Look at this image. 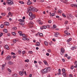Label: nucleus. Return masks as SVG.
Returning <instances> with one entry per match:
<instances>
[{"instance_id":"nucleus-1","label":"nucleus","mask_w":77,"mask_h":77,"mask_svg":"<svg viewBox=\"0 0 77 77\" xmlns=\"http://www.w3.org/2000/svg\"><path fill=\"white\" fill-rule=\"evenodd\" d=\"M50 68H46L42 70V73H43L44 74H46V73H47L48 71H50Z\"/></svg>"},{"instance_id":"nucleus-2","label":"nucleus","mask_w":77,"mask_h":77,"mask_svg":"<svg viewBox=\"0 0 77 77\" xmlns=\"http://www.w3.org/2000/svg\"><path fill=\"white\" fill-rule=\"evenodd\" d=\"M61 51L60 52V54L61 55H63L64 54V53L65 52V49H64V48H61L60 49Z\"/></svg>"},{"instance_id":"nucleus-3","label":"nucleus","mask_w":77,"mask_h":77,"mask_svg":"<svg viewBox=\"0 0 77 77\" xmlns=\"http://www.w3.org/2000/svg\"><path fill=\"white\" fill-rule=\"evenodd\" d=\"M19 21L20 22V23L21 24V26H23V25L24 24V22H24V20L22 19H20L19 20Z\"/></svg>"},{"instance_id":"nucleus-4","label":"nucleus","mask_w":77,"mask_h":77,"mask_svg":"<svg viewBox=\"0 0 77 77\" xmlns=\"http://www.w3.org/2000/svg\"><path fill=\"white\" fill-rule=\"evenodd\" d=\"M29 15L30 17H32V18L34 19L35 18V15L32 14V12H30L29 13Z\"/></svg>"},{"instance_id":"nucleus-5","label":"nucleus","mask_w":77,"mask_h":77,"mask_svg":"<svg viewBox=\"0 0 77 77\" xmlns=\"http://www.w3.org/2000/svg\"><path fill=\"white\" fill-rule=\"evenodd\" d=\"M7 3L8 5H13L14 4L13 1H11V0H9L8 1H7Z\"/></svg>"},{"instance_id":"nucleus-6","label":"nucleus","mask_w":77,"mask_h":77,"mask_svg":"<svg viewBox=\"0 0 77 77\" xmlns=\"http://www.w3.org/2000/svg\"><path fill=\"white\" fill-rule=\"evenodd\" d=\"M60 34L58 32H56L55 33V34L54 35V36L55 37H57L58 36V35H60Z\"/></svg>"},{"instance_id":"nucleus-7","label":"nucleus","mask_w":77,"mask_h":77,"mask_svg":"<svg viewBox=\"0 0 77 77\" xmlns=\"http://www.w3.org/2000/svg\"><path fill=\"white\" fill-rule=\"evenodd\" d=\"M38 11V10L36 9L35 8H32V11H33V12H36Z\"/></svg>"},{"instance_id":"nucleus-8","label":"nucleus","mask_w":77,"mask_h":77,"mask_svg":"<svg viewBox=\"0 0 77 77\" xmlns=\"http://www.w3.org/2000/svg\"><path fill=\"white\" fill-rule=\"evenodd\" d=\"M64 33L66 34L67 35H70V33L68 32V31L67 30L64 31Z\"/></svg>"},{"instance_id":"nucleus-9","label":"nucleus","mask_w":77,"mask_h":77,"mask_svg":"<svg viewBox=\"0 0 77 77\" xmlns=\"http://www.w3.org/2000/svg\"><path fill=\"white\" fill-rule=\"evenodd\" d=\"M20 36H22L23 37H25V38H26V37H27V35H25L24 34H20Z\"/></svg>"},{"instance_id":"nucleus-10","label":"nucleus","mask_w":77,"mask_h":77,"mask_svg":"<svg viewBox=\"0 0 77 77\" xmlns=\"http://www.w3.org/2000/svg\"><path fill=\"white\" fill-rule=\"evenodd\" d=\"M4 25L5 26H9V23L8 22H5L4 23Z\"/></svg>"},{"instance_id":"nucleus-11","label":"nucleus","mask_w":77,"mask_h":77,"mask_svg":"<svg viewBox=\"0 0 77 77\" xmlns=\"http://www.w3.org/2000/svg\"><path fill=\"white\" fill-rule=\"evenodd\" d=\"M19 74L20 75L22 76L23 74H24V72L23 71H20L19 72Z\"/></svg>"},{"instance_id":"nucleus-12","label":"nucleus","mask_w":77,"mask_h":77,"mask_svg":"<svg viewBox=\"0 0 77 77\" xmlns=\"http://www.w3.org/2000/svg\"><path fill=\"white\" fill-rule=\"evenodd\" d=\"M11 60V57L10 56H8L6 58V60Z\"/></svg>"},{"instance_id":"nucleus-13","label":"nucleus","mask_w":77,"mask_h":77,"mask_svg":"<svg viewBox=\"0 0 77 77\" xmlns=\"http://www.w3.org/2000/svg\"><path fill=\"white\" fill-rule=\"evenodd\" d=\"M71 6H72V7H76L77 8V5L76 4H71Z\"/></svg>"},{"instance_id":"nucleus-14","label":"nucleus","mask_w":77,"mask_h":77,"mask_svg":"<svg viewBox=\"0 0 77 77\" xmlns=\"http://www.w3.org/2000/svg\"><path fill=\"white\" fill-rule=\"evenodd\" d=\"M5 48L7 49V50H9V46L8 45H5Z\"/></svg>"},{"instance_id":"nucleus-15","label":"nucleus","mask_w":77,"mask_h":77,"mask_svg":"<svg viewBox=\"0 0 77 77\" xmlns=\"http://www.w3.org/2000/svg\"><path fill=\"white\" fill-rule=\"evenodd\" d=\"M32 3L31 2H27V5H32Z\"/></svg>"},{"instance_id":"nucleus-16","label":"nucleus","mask_w":77,"mask_h":77,"mask_svg":"<svg viewBox=\"0 0 77 77\" xmlns=\"http://www.w3.org/2000/svg\"><path fill=\"white\" fill-rule=\"evenodd\" d=\"M7 70L10 72V73H9V74H10L11 73V70L10 69H9V68H8Z\"/></svg>"},{"instance_id":"nucleus-17","label":"nucleus","mask_w":77,"mask_h":77,"mask_svg":"<svg viewBox=\"0 0 77 77\" xmlns=\"http://www.w3.org/2000/svg\"><path fill=\"white\" fill-rule=\"evenodd\" d=\"M35 45L36 46H39L40 45V43L39 42H37Z\"/></svg>"},{"instance_id":"nucleus-18","label":"nucleus","mask_w":77,"mask_h":77,"mask_svg":"<svg viewBox=\"0 0 77 77\" xmlns=\"http://www.w3.org/2000/svg\"><path fill=\"white\" fill-rule=\"evenodd\" d=\"M63 75L64 77H66L67 76V75L66 74V73H65V72H63Z\"/></svg>"},{"instance_id":"nucleus-19","label":"nucleus","mask_w":77,"mask_h":77,"mask_svg":"<svg viewBox=\"0 0 77 77\" xmlns=\"http://www.w3.org/2000/svg\"><path fill=\"white\" fill-rule=\"evenodd\" d=\"M58 14H61L62 13V11L60 10H59L58 11Z\"/></svg>"},{"instance_id":"nucleus-20","label":"nucleus","mask_w":77,"mask_h":77,"mask_svg":"<svg viewBox=\"0 0 77 77\" xmlns=\"http://www.w3.org/2000/svg\"><path fill=\"white\" fill-rule=\"evenodd\" d=\"M8 64H9V65H12L13 64V62H12L11 61H9L8 62Z\"/></svg>"},{"instance_id":"nucleus-21","label":"nucleus","mask_w":77,"mask_h":77,"mask_svg":"<svg viewBox=\"0 0 77 77\" xmlns=\"http://www.w3.org/2000/svg\"><path fill=\"white\" fill-rule=\"evenodd\" d=\"M45 45L47 46L48 45V42H47L45 41Z\"/></svg>"},{"instance_id":"nucleus-22","label":"nucleus","mask_w":77,"mask_h":77,"mask_svg":"<svg viewBox=\"0 0 77 77\" xmlns=\"http://www.w3.org/2000/svg\"><path fill=\"white\" fill-rule=\"evenodd\" d=\"M11 34H12V35L14 36H15V35H16V33H15V32H12Z\"/></svg>"},{"instance_id":"nucleus-23","label":"nucleus","mask_w":77,"mask_h":77,"mask_svg":"<svg viewBox=\"0 0 77 77\" xmlns=\"http://www.w3.org/2000/svg\"><path fill=\"white\" fill-rule=\"evenodd\" d=\"M72 39V38H70L69 39L67 40L66 41L67 42H69V41H71Z\"/></svg>"},{"instance_id":"nucleus-24","label":"nucleus","mask_w":77,"mask_h":77,"mask_svg":"<svg viewBox=\"0 0 77 77\" xmlns=\"http://www.w3.org/2000/svg\"><path fill=\"white\" fill-rule=\"evenodd\" d=\"M12 29L14 30H17V27H13L12 28Z\"/></svg>"},{"instance_id":"nucleus-25","label":"nucleus","mask_w":77,"mask_h":77,"mask_svg":"<svg viewBox=\"0 0 77 77\" xmlns=\"http://www.w3.org/2000/svg\"><path fill=\"white\" fill-rule=\"evenodd\" d=\"M29 10L30 11H33V8H32L31 7L29 8Z\"/></svg>"},{"instance_id":"nucleus-26","label":"nucleus","mask_w":77,"mask_h":77,"mask_svg":"<svg viewBox=\"0 0 77 77\" xmlns=\"http://www.w3.org/2000/svg\"><path fill=\"white\" fill-rule=\"evenodd\" d=\"M44 64H45V65H47V61L45 60L44 61Z\"/></svg>"},{"instance_id":"nucleus-27","label":"nucleus","mask_w":77,"mask_h":77,"mask_svg":"<svg viewBox=\"0 0 77 77\" xmlns=\"http://www.w3.org/2000/svg\"><path fill=\"white\" fill-rule=\"evenodd\" d=\"M47 51L48 53H51V50L50 49H48L47 50Z\"/></svg>"},{"instance_id":"nucleus-28","label":"nucleus","mask_w":77,"mask_h":77,"mask_svg":"<svg viewBox=\"0 0 77 77\" xmlns=\"http://www.w3.org/2000/svg\"><path fill=\"white\" fill-rule=\"evenodd\" d=\"M18 53H19V54H21V51L19 50Z\"/></svg>"},{"instance_id":"nucleus-29","label":"nucleus","mask_w":77,"mask_h":77,"mask_svg":"<svg viewBox=\"0 0 77 77\" xmlns=\"http://www.w3.org/2000/svg\"><path fill=\"white\" fill-rule=\"evenodd\" d=\"M4 32H5V33H7V32H8V30H7V29H5L4 30Z\"/></svg>"},{"instance_id":"nucleus-30","label":"nucleus","mask_w":77,"mask_h":77,"mask_svg":"<svg viewBox=\"0 0 77 77\" xmlns=\"http://www.w3.org/2000/svg\"><path fill=\"white\" fill-rule=\"evenodd\" d=\"M62 71L63 72H65V69H62Z\"/></svg>"},{"instance_id":"nucleus-31","label":"nucleus","mask_w":77,"mask_h":77,"mask_svg":"<svg viewBox=\"0 0 77 77\" xmlns=\"http://www.w3.org/2000/svg\"><path fill=\"white\" fill-rule=\"evenodd\" d=\"M13 76H14V77H17V74H14L13 75Z\"/></svg>"},{"instance_id":"nucleus-32","label":"nucleus","mask_w":77,"mask_h":77,"mask_svg":"<svg viewBox=\"0 0 77 77\" xmlns=\"http://www.w3.org/2000/svg\"><path fill=\"white\" fill-rule=\"evenodd\" d=\"M22 39H23V40L26 41V40H27V38H26L24 37V38H23Z\"/></svg>"},{"instance_id":"nucleus-33","label":"nucleus","mask_w":77,"mask_h":77,"mask_svg":"<svg viewBox=\"0 0 77 77\" xmlns=\"http://www.w3.org/2000/svg\"><path fill=\"white\" fill-rule=\"evenodd\" d=\"M39 36H43V34L42 33H40L39 34Z\"/></svg>"},{"instance_id":"nucleus-34","label":"nucleus","mask_w":77,"mask_h":77,"mask_svg":"<svg viewBox=\"0 0 77 77\" xmlns=\"http://www.w3.org/2000/svg\"><path fill=\"white\" fill-rule=\"evenodd\" d=\"M18 33L20 34H20H22V32L20 31H18Z\"/></svg>"},{"instance_id":"nucleus-35","label":"nucleus","mask_w":77,"mask_h":77,"mask_svg":"<svg viewBox=\"0 0 77 77\" xmlns=\"http://www.w3.org/2000/svg\"><path fill=\"white\" fill-rule=\"evenodd\" d=\"M40 21H41V20H37L36 21L37 23H39V22H40Z\"/></svg>"},{"instance_id":"nucleus-36","label":"nucleus","mask_w":77,"mask_h":77,"mask_svg":"<svg viewBox=\"0 0 77 77\" xmlns=\"http://www.w3.org/2000/svg\"><path fill=\"white\" fill-rule=\"evenodd\" d=\"M17 42V40L16 39H14L13 40V42L14 43H16V42Z\"/></svg>"},{"instance_id":"nucleus-37","label":"nucleus","mask_w":77,"mask_h":77,"mask_svg":"<svg viewBox=\"0 0 77 77\" xmlns=\"http://www.w3.org/2000/svg\"><path fill=\"white\" fill-rule=\"evenodd\" d=\"M29 24H34V23H33V22L32 21H30L29 22Z\"/></svg>"},{"instance_id":"nucleus-38","label":"nucleus","mask_w":77,"mask_h":77,"mask_svg":"<svg viewBox=\"0 0 77 77\" xmlns=\"http://www.w3.org/2000/svg\"><path fill=\"white\" fill-rule=\"evenodd\" d=\"M38 24H41V25H42V24H43V23H42V22L40 21L39 22Z\"/></svg>"},{"instance_id":"nucleus-39","label":"nucleus","mask_w":77,"mask_h":77,"mask_svg":"<svg viewBox=\"0 0 77 77\" xmlns=\"http://www.w3.org/2000/svg\"><path fill=\"white\" fill-rule=\"evenodd\" d=\"M62 16H63V17H66V15H65V14L63 13L62 14Z\"/></svg>"},{"instance_id":"nucleus-40","label":"nucleus","mask_w":77,"mask_h":77,"mask_svg":"<svg viewBox=\"0 0 77 77\" xmlns=\"http://www.w3.org/2000/svg\"><path fill=\"white\" fill-rule=\"evenodd\" d=\"M19 2L20 3H21V4H24V2H23V1H20Z\"/></svg>"},{"instance_id":"nucleus-41","label":"nucleus","mask_w":77,"mask_h":77,"mask_svg":"<svg viewBox=\"0 0 77 77\" xmlns=\"http://www.w3.org/2000/svg\"><path fill=\"white\" fill-rule=\"evenodd\" d=\"M43 29H45L47 28V26H43Z\"/></svg>"},{"instance_id":"nucleus-42","label":"nucleus","mask_w":77,"mask_h":77,"mask_svg":"<svg viewBox=\"0 0 77 77\" xmlns=\"http://www.w3.org/2000/svg\"><path fill=\"white\" fill-rule=\"evenodd\" d=\"M25 62H29V60H25Z\"/></svg>"},{"instance_id":"nucleus-43","label":"nucleus","mask_w":77,"mask_h":77,"mask_svg":"<svg viewBox=\"0 0 77 77\" xmlns=\"http://www.w3.org/2000/svg\"><path fill=\"white\" fill-rule=\"evenodd\" d=\"M4 27V25L3 24H1V28H3V27Z\"/></svg>"},{"instance_id":"nucleus-44","label":"nucleus","mask_w":77,"mask_h":77,"mask_svg":"<svg viewBox=\"0 0 77 77\" xmlns=\"http://www.w3.org/2000/svg\"><path fill=\"white\" fill-rule=\"evenodd\" d=\"M68 23V21H65V24H67V23Z\"/></svg>"},{"instance_id":"nucleus-45","label":"nucleus","mask_w":77,"mask_h":77,"mask_svg":"<svg viewBox=\"0 0 77 77\" xmlns=\"http://www.w3.org/2000/svg\"><path fill=\"white\" fill-rule=\"evenodd\" d=\"M3 53H4V51H2L1 53V55L2 56H3Z\"/></svg>"},{"instance_id":"nucleus-46","label":"nucleus","mask_w":77,"mask_h":77,"mask_svg":"<svg viewBox=\"0 0 77 77\" xmlns=\"http://www.w3.org/2000/svg\"><path fill=\"white\" fill-rule=\"evenodd\" d=\"M38 63H39V65H41V64H42V62H41V61H38Z\"/></svg>"},{"instance_id":"nucleus-47","label":"nucleus","mask_w":77,"mask_h":77,"mask_svg":"<svg viewBox=\"0 0 77 77\" xmlns=\"http://www.w3.org/2000/svg\"><path fill=\"white\" fill-rule=\"evenodd\" d=\"M69 17H71V18H72V14H69Z\"/></svg>"},{"instance_id":"nucleus-48","label":"nucleus","mask_w":77,"mask_h":77,"mask_svg":"<svg viewBox=\"0 0 77 77\" xmlns=\"http://www.w3.org/2000/svg\"><path fill=\"white\" fill-rule=\"evenodd\" d=\"M69 76V77H72V75L71 74H70Z\"/></svg>"},{"instance_id":"nucleus-49","label":"nucleus","mask_w":77,"mask_h":77,"mask_svg":"<svg viewBox=\"0 0 77 77\" xmlns=\"http://www.w3.org/2000/svg\"><path fill=\"white\" fill-rule=\"evenodd\" d=\"M75 49V47H72V50H74Z\"/></svg>"},{"instance_id":"nucleus-50","label":"nucleus","mask_w":77,"mask_h":77,"mask_svg":"<svg viewBox=\"0 0 77 77\" xmlns=\"http://www.w3.org/2000/svg\"><path fill=\"white\" fill-rule=\"evenodd\" d=\"M71 69H74V67L73 66V65H72L71 67Z\"/></svg>"},{"instance_id":"nucleus-51","label":"nucleus","mask_w":77,"mask_h":77,"mask_svg":"<svg viewBox=\"0 0 77 77\" xmlns=\"http://www.w3.org/2000/svg\"><path fill=\"white\" fill-rule=\"evenodd\" d=\"M3 36V33H2L0 34V38Z\"/></svg>"},{"instance_id":"nucleus-52","label":"nucleus","mask_w":77,"mask_h":77,"mask_svg":"<svg viewBox=\"0 0 77 77\" xmlns=\"http://www.w3.org/2000/svg\"><path fill=\"white\" fill-rule=\"evenodd\" d=\"M65 57H68V54H65Z\"/></svg>"},{"instance_id":"nucleus-53","label":"nucleus","mask_w":77,"mask_h":77,"mask_svg":"<svg viewBox=\"0 0 77 77\" xmlns=\"http://www.w3.org/2000/svg\"><path fill=\"white\" fill-rule=\"evenodd\" d=\"M22 53L23 54H25V53H26V51H22Z\"/></svg>"},{"instance_id":"nucleus-54","label":"nucleus","mask_w":77,"mask_h":77,"mask_svg":"<svg viewBox=\"0 0 77 77\" xmlns=\"http://www.w3.org/2000/svg\"><path fill=\"white\" fill-rule=\"evenodd\" d=\"M53 26L54 28H56V25H55V24L54 25H53Z\"/></svg>"},{"instance_id":"nucleus-55","label":"nucleus","mask_w":77,"mask_h":77,"mask_svg":"<svg viewBox=\"0 0 77 77\" xmlns=\"http://www.w3.org/2000/svg\"><path fill=\"white\" fill-rule=\"evenodd\" d=\"M47 27H48V28H50V26L48 25H47Z\"/></svg>"},{"instance_id":"nucleus-56","label":"nucleus","mask_w":77,"mask_h":77,"mask_svg":"<svg viewBox=\"0 0 77 77\" xmlns=\"http://www.w3.org/2000/svg\"><path fill=\"white\" fill-rule=\"evenodd\" d=\"M46 55L48 56L50 55V54H49V53H46Z\"/></svg>"},{"instance_id":"nucleus-57","label":"nucleus","mask_w":77,"mask_h":77,"mask_svg":"<svg viewBox=\"0 0 77 77\" xmlns=\"http://www.w3.org/2000/svg\"><path fill=\"white\" fill-rule=\"evenodd\" d=\"M52 41H54V42H55V41H56V39H55V38H53L52 39Z\"/></svg>"},{"instance_id":"nucleus-58","label":"nucleus","mask_w":77,"mask_h":77,"mask_svg":"<svg viewBox=\"0 0 77 77\" xmlns=\"http://www.w3.org/2000/svg\"><path fill=\"white\" fill-rule=\"evenodd\" d=\"M4 69H5V67H2V70H4Z\"/></svg>"},{"instance_id":"nucleus-59","label":"nucleus","mask_w":77,"mask_h":77,"mask_svg":"<svg viewBox=\"0 0 77 77\" xmlns=\"http://www.w3.org/2000/svg\"><path fill=\"white\" fill-rule=\"evenodd\" d=\"M29 53H30V54H32L33 52H32V51H29Z\"/></svg>"},{"instance_id":"nucleus-60","label":"nucleus","mask_w":77,"mask_h":77,"mask_svg":"<svg viewBox=\"0 0 77 77\" xmlns=\"http://www.w3.org/2000/svg\"><path fill=\"white\" fill-rule=\"evenodd\" d=\"M58 72H61V71L60 70V69H58Z\"/></svg>"},{"instance_id":"nucleus-61","label":"nucleus","mask_w":77,"mask_h":77,"mask_svg":"<svg viewBox=\"0 0 77 77\" xmlns=\"http://www.w3.org/2000/svg\"><path fill=\"white\" fill-rule=\"evenodd\" d=\"M51 15L52 16H54V15H55V14L54 13H53L51 14Z\"/></svg>"},{"instance_id":"nucleus-62","label":"nucleus","mask_w":77,"mask_h":77,"mask_svg":"<svg viewBox=\"0 0 77 77\" xmlns=\"http://www.w3.org/2000/svg\"><path fill=\"white\" fill-rule=\"evenodd\" d=\"M32 74H30L29 75V77H32Z\"/></svg>"},{"instance_id":"nucleus-63","label":"nucleus","mask_w":77,"mask_h":77,"mask_svg":"<svg viewBox=\"0 0 77 77\" xmlns=\"http://www.w3.org/2000/svg\"><path fill=\"white\" fill-rule=\"evenodd\" d=\"M35 67H36V68H38V65H35Z\"/></svg>"},{"instance_id":"nucleus-64","label":"nucleus","mask_w":77,"mask_h":77,"mask_svg":"<svg viewBox=\"0 0 77 77\" xmlns=\"http://www.w3.org/2000/svg\"><path fill=\"white\" fill-rule=\"evenodd\" d=\"M49 23H51V20H50L48 21Z\"/></svg>"}]
</instances>
